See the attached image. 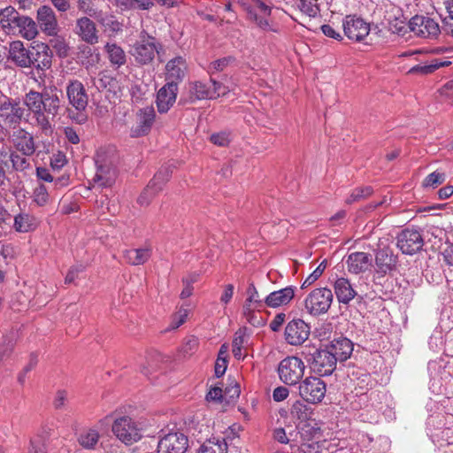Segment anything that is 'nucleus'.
<instances>
[{"label": "nucleus", "instance_id": "50", "mask_svg": "<svg viewBox=\"0 0 453 453\" xmlns=\"http://www.w3.org/2000/svg\"><path fill=\"white\" fill-rule=\"evenodd\" d=\"M36 177L40 180L47 181V182H54L55 187L58 185H62V179L58 178L54 180L53 176L50 173V170L44 167H37L36 168Z\"/></svg>", "mask_w": 453, "mask_h": 453}, {"label": "nucleus", "instance_id": "42", "mask_svg": "<svg viewBox=\"0 0 453 453\" xmlns=\"http://www.w3.org/2000/svg\"><path fill=\"white\" fill-rule=\"evenodd\" d=\"M446 180V175L442 172L434 171L432 173L428 174L423 180L424 188H434L444 182Z\"/></svg>", "mask_w": 453, "mask_h": 453}, {"label": "nucleus", "instance_id": "17", "mask_svg": "<svg viewBox=\"0 0 453 453\" xmlns=\"http://www.w3.org/2000/svg\"><path fill=\"white\" fill-rule=\"evenodd\" d=\"M311 327L303 319H295L289 321L284 332L286 342L289 345H302L310 336Z\"/></svg>", "mask_w": 453, "mask_h": 453}, {"label": "nucleus", "instance_id": "11", "mask_svg": "<svg viewBox=\"0 0 453 453\" xmlns=\"http://www.w3.org/2000/svg\"><path fill=\"white\" fill-rule=\"evenodd\" d=\"M188 448V439L181 432H170L160 436L157 453H185Z\"/></svg>", "mask_w": 453, "mask_h": 453}, {"label": "nucleus", "instance_id": "26", "mask_svg": "<svg viewBox=\"0 0 453 453\" xmlns=\"http://www.w3.org/2000/svg\"><path fill=\"white\" fill-rule=\"evenodd\" d=\"M23 15L12 6H7L0 11V26L8 35H15L17 27Z\"/></svg>", "mask_w": 453, "mask_h": 453}, {"label": "nucleus", "instance_id": "19", "mask_svg": "<svg viewBox=\"0 0 453 453\" xmlns=\"http://www.w3.org/2000/svg\"><path fill=\"white\" fill-rule=\"evenodd\" d=\"M12 142L15 148V152L23 155H34L36 151V143L32 133L27 129L19 127L15 129L12 134Z\"/></svg>", "mask_w": 453, "mask_h": 453}, {"label": "nucleus", "instance_id": "60", "mask_svg": "<svg viewBox=\"0 0 453 453\" xmlns=\"http://www.w3.org/2000/svg\"><path fill=\"white\" fill-rule=\"evenodd\" d=\"M246 334H245V329H239L238 331L235 332L234 334V340H233V347L234 348H243V345L244 343L247 342V339H246Z\"/></svg>", "mask_w": 453, "mask_h": 453}, {"label": "nucleus", "instance_id": "43", "mask_svg": "<svg viewBox=\"0 0 453 453\" xmlns=\"http://www.w3.org/2000/svg\"><path fill=\"white\" fill-rule=\"evenodd\" d=\"M116 81L111 75H108L104 73H100L97 78H95L93 81L94 86L98 90L109 89L114 86Z\"/></svg>", "mask_w": 453, "mask_h": 453}, {"label": "nucleus", "instance_id": "41", "mask_svg": "<svg viewBox=\"0 0 453 453\" xmlns=\"http://www.w3.org/2000/svg\"><path fill=\"white\" fill-rule=\"evenodd\" d=\"M50 40V44L60 58H65L68 55L69 46L65 40L61 36H52Z\"/></svg>", "mask_w": 453, "mask_h": 453}, {"label": "nucleus", "instance_id": "1", "mask_svg": "<svg viewBox=\"0 0 453 453\" xmlns=\"http://www.w3.org/2000/svg\"><path fill=\"white\" fill-rule=\"evenodd\" d=\"M23 103L32 114L30 125L49 134L53 131L52 122L61 110L60 92L54 85L42 91L30 89L23 96Z\"/></svg>", "mask_w": 453, "mask_h": 453}, {"label": "nucleus", "instance_id": "54", "mask_svg": "<svg viewBox=\"0 0 453 453\" xmlns=\"http://www.w3.org/2000/svg\"><path fill=\"white\" fill-rule=\"evenodd\" d=\"M210 140L212 143L218 146H227L230 139L228 134L226 132L217 133L211 135Z\"/></svg>", "mask_w": 453, "mask_h": 453}, {"label": "nucleus", "instance_id": "7", "mask_svg": "<svg viewBox=\"0 0 453 453\" xmlns=\"http://www.w3.org/2000/svg\"><path fill=\"white\" fill-rule=\"evenodd\" d=\"M305 365L303 361L295 356L283 358L278 365L280 380L286 385L295 386L300 384L304 375Z\"/></svg>", "mask_w": 453, "mask_h": 453}, {"label": "nucleus", "instance_id": "5", "mask_svg": "<svg viewBox=\"0 0 453 453\" xmlns=\"http://www.w3.org/2000/svg\"><path fill=\"white\" fill-rule=\"evenodd\" d=\"M162 45L157 42L156 38L148 35L140 36L131 47L129 53L140 65H150L155 58L156 54L160 58V50Z\"/></svg>", "mask_w": 453, "mask_h": 453}, {"label": "nucleus", "instance_id": "6", "mask_svg": "<svg viewBox=\"0 0 453 453\" xmlns=\"http://www.w3.org/2000/svg\"><path fill=\"white\" fill-rule=\"evenodd\" d=\"M334 295L327 288L313 289L304 299V311L311 316L317 317L327 312L332 305Z\"/></svg>", "mask_w": 453, "mask_h": 453}, {"label": "nucleus", "instance_id": "55", "mask_svg": "<svg viewBox=\"0 0 453 453\" xmlns=\"http://www.w3.org/2000/svg\"><path fill=\"white\" fill-rule=\"evenodd\" d=\"M85 270V266L83 265H75L72 266L65 278V284H71L73 283L75 279L78 277V274Z\"/></svg>", "mask_w": 453, "mask_h": 453}, {"label": "nucleus", "instance_id": "10", "mask_svg": "<svg viewBox=\"0 0 453 453\" xmlns=\"http://www.w3.org/2000/svg\"><path fill=\"white\" fill-rule=\"evenodd\" d=\"M112 432L116 437L127 445H131L142 439V434L135 422L129 417L124 416L115 419Z\"/></svg>", "mask_w": 453, "mask_h": 453}, {"label": "nucleus", "instance_id": "45", "mask_svg": "<svg viewBox=\"0 0 453 453\" xmlns=\"http://www.w3.org/2000/svg\"><path fill=\"white\" fill-rule=\"evenodd\" d=\"M298 8L302 12L309 17H316L319 12V8L314 0H299Z\"/></svg>", "mask_w": 453, "mask_h": 453}, {"label": "nucleus", "instance_id": "51", "mask_svg": "<svg viewBox=\"0 0 453 453\" xmlns=\"http://www.w3.org/2000/svg\"><path fill=\"white\" fill-rule=\"evenodd\" d=\"M161 356L157 353L156 354H153L150 357V360L148 361V365L150 366L149 367H146V366H143L142 369H141V372L146 375V376H149L150 374L152 373L153 371H156L157 369L160 368V365H159V362L161 361Z\"/></svg>", "mask_w": 453, "mask_h": 453}, {"label": "nucleus", "instance_id": "21", "mask_svg": "<svg viewBox=\"0 0 453 453\" xmlns=\"http://www.w3.org/2000/svg\"><path fill=\"white\" fill-rule=\"evenodd\" d=\"M397 263V257L388 247L379 248L375 252V272L380 276L393 271Z\"/></svg>", "mask_w": 453, "mask_h": 453}, {"label": "nucleus", "instance_id": "53", "mask_svg": "<svg viewBox=\"0 0 453 453\" xmlns=\"http://www.w3.org/2000/svg\"><path fill=\"white\" fill-rule=\"evenodd\" d=\"M198 347V339L195 336H190L185 339L182 345L181 351L184 355H191L196 350Z\"/></svg>", "mask_w": 453, "mask_h": 453}, {"label": "nucleus", "instance_id": "22", "mask_svg": "<svg viewBox=\"0 0 453 453\" xmlns=\"http://www.w3.org/2000/svg\"><path fill=\"white\" fill-rule=\"evenodd\" d=\"M178 85L176 82H166L157 94L156 104L160 113H166L176 102Z\"/></svg>", "mask_w": 453, "mask_h": 453}, {"label": "nucleus", "instance_id": "2", "mask_svg": "<svg viewBox=\"0 0 453 453\" xmlns=\"http://www.w3.org/2000/svg\"><path fill=\"white\" fill-rule=\"evenodd\" d=\"M66 96L69 104L66 108L67 117L75 124L86 123L88 119V95L82 82L78 80L70 81L66 85Z\"/></svg>", "mask_w": 453, "mask_h": 453}, {"label": "nucleus", "instance_id": "62", "mask_svg": "<svg viewBox=\"0 0 453 453\" xmlns=\"http://www.w3.org/2000/svg\"><path fill=\"white\" fill-rule=\"evenodd\" d=\"M285 318H286V315L285 313H278L274 318L270 322V328L272 331L273 332H278L282 324L284 323L285 321Z\"/></svg>", "mask_w": 453, "mask_h": 453}, {"label": "nucleus", "instance_id": "24", "mask_svg": "<svg viewBox=\"0 0 453 453\" xmlns=\"http://www.w3.org/2000/svg\"><path fill=\"white\" fill-rule=\"evenodd\" d=\"M32 67L45 71L51 66L52 51L48 44L39 43L30 50Z\"/></svg>", "mask_w": 453, "mask_h": 453}, {"label": "nucleus", "instance_id": "4", "mask_svg": "<svg viewBox=\"0 0 453 453\" xmlns=\"http://www.w3.org/2000/svg\"><path fill=\"white\" fill-rule=\"evenodd\" d=\"M188 90V96H181L180 99V103L183 104H191L197 100L216 99L221 96H226L231 89L215 80L211 79L208 82H189Z\"/></svg>", "mask_w": 453, "mask_h": 453}, {"label": "nucleus", "instance_id": "47", "mask_svg": "<svg viewBox=\"0 0 453 453\" xmlns=\"http://www.w3.org/2000/svg\"><path fill=\"white\" fill-rule=\"evenodd\" d=\"M290 413L293 417L304 420L308 418V407L302 401H296L290 410Z\"/></svg>", "mask_w": 453, "mask_h": 453}, {"label": "nucleus", "instance_id": "39", "mask_svg": "<svg viewBox=\"0 0 453 453\" xmlns=\"http://www.w3.org/2000/svg\"><path fill=\"white\" fill-rule=\"evenodd\" d=\"M32 446L35 453H69L66 449L56 450L51 447L50 442L41 435H37L32 439Z\"/></svg>", "mask_w": 453, "mask_h": 453}, {"label": "nucleus", "instance_id": "40", "mask_svg": "<svg viewBox=\"0 0 453 453\" xmlns=\"http://www.w3.org/2000/svg\"><path fill=\"white\" fill-rule=\"evenodd\" d=\"M372 188L370 186L358 187L352 190L351 194L346 199L347 203H353L369 197L372 194Z\"/></svg>", "mask_w": 453, "mask_h": 453}, {"label": "nucleus", "instance_id": "9", "mask_svg": "<svg viewBox=\"0 0 453 453\" xmlns=\"http://www.w3.org/2000/svg\"><path fill=\"white\" fill-rule=\"evenodd\" d=\"M298 389L303 401L314 404L324 399L326 385L319 377L309 376L300 382Z\"/></svg>", "mask_w": 453, "mask_h": 453}, {"label": "nucleus", "instance_id": "13", "mask_svg": "<svg viewBox=\"0 0 453 453\" xmlns=\"http://www.w3.org/2000/svg\"><path fill=\"white\" fill-rule=\"evenodd\" d=\"M172 171L169 167H162L149 182L138 197L141 205H148L150 200L163 189L164 185L170 180Z\"/></svg>", "mask_w": 453, "mask_h": 453}, {"label": "nucleus", "instance_id": "25", "mask_svg": "<svg viewBox=\"0 0 453 453\" xmlns=\"http://www.w3.org/2000/svg\"><path fill=\"white\" fill-rule=\"evenodd\" d=\"M332 352L337 362H344L350 357L353 352V342L346 337H338L324 345Z\"/></svg>", "mask_w": 453, "mask_h": 453}, {"label": "nucleus", "instance_id": "16", "mask_svg": "<svg viewBox=\"0 0 453 453\" xmlns=\"http://www.w3.org/2000/svg\"><path fill=\"white\" fill-rule=\"evenodd\" d=\"M155 119L156 111L152 106L139 109L136 112L135 124L130 129V136L138 138L149 134Z\"/></svg>", "mask_w": 453, "mask_h": 453}, {"label": "nucleus", "instance_id": "32", "mask_svg": "<svg viewBox=\"0 0 453 453\" xmlns=\"http://www.w3.org/2000/svg\"><path fill=\"white\" fill-rule=\"evenodd\" d=\"M151 256V249L140 248L127 250L123 252L125 261L131 265H140L146 263Z\"/></svg>", "mask_w": 453, "mask_h": 453}, {"label": "nucleus", "instance_id": "52", "mask_svg": "<svg viewBox=\"0 0 453 453\" xmlns=\"http://www.w3.org/2000/svg\"><path fill=\"white\" fill-rule=\"evenodd\" d=\"M235 61L234 57L228 56L213 61L210 68L215 72H221Z\"/></svg>", "mask_w": 453, "mask_h": 453}, {"label": "nucleus", "instance_id": "36", "mask_svg": "<svg viewBox=\"0 0 453 453\" xmlns=\"http://www.w3.org/2000/svg\"><path fill=\"white\" fill-rule=\"evenodd\" d=\"M17 33L27 40H33L38 35L37 24L30 17L22 16L17 27Z\"/></svg>", "mask_w": 453, "mask_h": 453}, {"label": "nucleus", "instance_id": "37", "mask_svg": "<svg viewBox=\"0 0 453 453\" xmlns=\"http://www.w3.org/2000/svg\"><path fill=\"white\" fill-rule=\"evenodd\" d=\"M199 453H227V444L224 438L211 437L201 445Z\"/></svg>", "mask_w": 453, "mask_h": 453}, {"label": "nucleus", "instance_id": "27", "mask_svg": "<svg viewBox=\"0 0 453 453\" xmlns=\"http://www.w3.org/2000/svg\"><path fill=\"white\" fill-rule=\"evenodd\" d=\"M295 287L288 286L270 293L265 298V306L278 308L288 304L295 296Z\"/></svg>", "mask_w": 453, "mask_h": 453}, {"label": "nucleus", "instance_id": "61", "mask_svg": "<svg viewBox=\"0 0 453 453\" xmlns=\"http://www.w3.org/2000/svg\"><path fill=\"white\" fill-rule=\"evenodd\" d=\"M64 134L69 142L73 144H78L80 142V136L73 127H65Z\"/></svg>", "mask_w": 453, "mask_h": 453}, {"label": "nucleus", "instance_id": "44", "mask_svg": "<svg viewBox=\"0 0 453 453\" xmlns=\"http://www.w3.org/2000/svg\"><path fill=\"white\" fill-rule=\"evenodd\" d=\"M49 192L45 185H38L33 192V202L38 206H44L49 202Z\"/></svg>", "mask_w": 453, "mask_h": 453}, {"label": "nucleus", "instance_id": "30", "mask_svg": "<svg viewBox=\"0 0 453 453\" xmlns=\"http://www.w3.org/2000/svg\"><path fill=\"white\" fill-rule=\"evenodd\" d=\"M77 34L81 39L90 44L96 43L98 36L95 23L88 17H82L76 21Z\"/></svg>", "mask_w": 453, "mask_h": 453}, {"label": "nucleus", "instance_id": "57", "mask_svg": "<svg viewBox=\"0 0 453 453\" xmlns=\"http://www.w3.org/2000/svg\"><path fill=\"white\" fill-rule=\"evenodd\" d=\"M205 399L208 402L221 403L223 399L222 388L219 387L211 388L207 393Z\"/></svg>", "mask_w": 453, "mask_h": 453}, {"label": "nucleus", "instance_id": "23", "mask_svg": "<svg viewBox=\"0 0 453 453\" xmlns=\"http://www.w3.org/2000/svg\"><path fill=\"white\" fill-rule=\"evenodd\" d=\"M96 165L97 171L93 179L94 182L103 188L112 186L115 182V170L106 164L103 154L100 152L96 154Z\"/></svg>", "mask_w": 453, "mask_h": 453}, {"label": "nucleus", "instance_id": "64", "mask_svg": "<svg viewBox=\"0 0 453 453\" xmlns=\"http://www.w3.org/2000/svg\"><path fill=\"white\" fill-rule=\"evenodd\" d=\"M442 256L445 263L449 266H453V243L444 249Z\"/></svg>", "mask_w": 453, "mask_h": 453}, {"label": "nucleus", "instance_id": "12", "mask_svg": "<svg viewBox=\"0 0 453 453\" xmlns=\"http://www.w3.org/2000/svg\"><path fill=\"white\" fill-rule=\"evenodd\" d=\"M396 246L403 254L414 255L422 250L424 239L418 230L405 228L397 234Z\"/></svg>", "mask_w": 453, "mask_h": 453}, {"label": "nucleus", "instance_id": "3", "mask_svg": "<svg viewBox=\"0 0 453 453\" xmlns=\"http://www.w3.org/2000/svg\"><path fill=\"white\" fill-rule=\"evenodd\" d=\"M29 109L21 104L19 98H12L6 96L0 97V119L9 127L17 129L22 121L31 122L32 114Z\"/></svg>", "mask_w": 453, "mask_h": 453}, {"label": "nucleus", "instance_id": "28", "mask_svg": "<svg viewBox=\"0 0 453 453\" xmlns=\"http://www.w3.org/2000/svg\"><path fill=\"white\" fill-rule=\"evenodd\" d=\"M187 63L185 58L182 57H176L169 60L165 65V78L167 82H176L178 85L186 73Z\"/></svg>", "mask_w": 453, "mask_h": 453}, {"label": "nucleus", "instance_id": "34", "mask_svg": "<svg viewBox=\"0 0 453 453\" xmlns=\"http://www.w3.org/2000/svg\"><path fill=\"white\" fill-rule=\"evenodd\" d=\"M32 155H23L19 152L12 151L8 157V160L12 163V170L15 172L22 173L23 174H27L28 171L31 170L32 165L27 157H31Z\"/></svg>", "mask_w": 453, "mask_h": 453}, {"label": "nucleus", "instance_id": "49", "mask_svg": "<svg viewBox=\"0 0 453 453\" xmlns=\"http://www.w3.org/2000/svg\"><path fill=\"white\" fill-rule=\"evenodd\" d=\"M327 262L326 260H323L318 267L305 279L304 282L303 283L302 288H305L307 286L311 285L313 282H315L324 273L325 269L326 268Z\"/></svg>", "mask_w": 453, "mask_h": 453}, {"label": "nucleus", "instance_id": "46", "mask_svg": "<svg viewBox=\"0 0 453 453\" xmlns=\"http://www.w3.org/2000/svg\"><path fill=\"white\" fill-rule=\"evenodd\" d=\"M248 301L250 303H253L255 308L262 309L265 307V300L260 299L258 292L254 285V283H250L247 288Z\"/></svg>", "mask_w": 453, "mask_h": 453}, {"label": "nucleus", "instance_id": "38", "mask_svg": "<svg viewBox=\"0 0 453 453\" xmlns=\"http://www.w3.org/2000/svg\"><path fill=\"white\" fill-rule=\"evenodd\" d=\"M99 432L96 427H91L81 433L78 441L81 447L87 449H95L99 441Z\"/></svg>", "mask_w": 453, "mask_h": 453}, {"label": "nucleus", "instance_id": "15", "mask_svg": "<svg viewBox=\"0 0 453 453\" xmlns=\"http://www.w3.org/2000/svg\"><path fill=\"white\" fill-rule=\"evenodd\" d=\"M344 35L351 41L361 42L370 33V24L356 15H348L342 21Z\"/></svg>", "mask_w": 453, "mask_h": 453}, {"label": "nucleus", "instance_id": "14", "mask_svg": "<svg viewBox=\"0 0 453 453\" xmlns=\"http://www.w3.org/2000/svg\"><path fill=\"white\" fill-rule=\"evenodd\" d=\"M409 27L415 35L421 38L434 39L440 34L439 24L433 19L416 15L409 21Z\"/></svg>", "mask_w": 453, "mask_h": 453}, {"label": "nucleus", "instance_id": "20", "mask_svg": "<svg viewBox=\"0 0 453 453\" xmlns=\"http://www.w3.org/2000/svg\"><path fill=\"white\" fill-rule=\"evenodd\" d=\"M31 49H27L21 41H13L9 45L7 58L20 68L32 67Z\"/></svg>", "mask_w": 453, "mask_h": 453}, {"label": "nucleus", "instance_id": "31", "mask_svg": "<svg viewBox=\"0 0 453 453\" xmlns=\"http://www.w3.org/2000/svg\"><path fill=\"white\" fill-rule=\"evenodd\" d=\"M334 294L339 303L348 304L357 296L349 280L338 278L334 283Z\"/></svg>", "mask_w": 453, "mask_h": 453}, {"label": "nucleus", "instance_id": "29", "mask_svg": "<svg viewBox=\"0 0 453 453\" xmlns=\"http://www.w3.org/2000/svg\"><path fill=\"white\" fill-rule=\"evenodd\" d=\"M372 256L365 252H352L346 260L349 272L355 274L366 271L372 265Z\"/></svg>", "mask_w": 453, "mask_h": 453}, {"label": "nucleus", "instance_id": "48", "mask_svg": "<svg viewBox=\"0 0 453 453\" xmlns=\"http://www.w3.org/2000/svg\"><path fill=\"white\" fill-rule=\"evenodd\" d=\"M78 9L92 18H98L101 14V12H98L97 9L95 8L91 0H79Z\"/></svg>", "mask_w": 453, "mask_h": 453}, {"label": "nucleus", "instance_id": "18", "mask_svg": "<svg viewBox=\"0 0 453 453\" xmlns=\"http://www.w3.org/2000/svg\"><path fill=\"white\" fill-rule=\"evenodd\" d=\"M37 28L48 36H55L60 28L53 9L48 5L40 6L36 12Z\"/></svg>", "mask_w": 453, "mask_h": 453}, {"label": "nucleus", "instance_id": "58", "mask_svg": "<svg viewBox=\"0 0 453 453\" xmlns=\"http://www.w3.org/2000/svg\"><path fill=\"white\" fill-rule=\"evenodd\" d=\"M289 395V390L284 386H279L273 391V399L275 402H282Z\"/></svg>", "mask_w": 453, "mask_h": 453}, {"label": "nucleus", "instance_id": "35", "mask_svg": "<svg viewBox=\"0 0 453 453\" xmlns=\"http://www.w3.org/2000/svg\"><path fill=\"white\" fill-rule=\"evenodd\" d=\"M108 59L111 65L119 68L127 62V56L124 50L116 43L108 42L104 46Z\"/></svg>", "mask_w": 453, "mask_h": 453}, {"label": "nucleus", "instance_id": "8", "mask_svg": "<svg viewBox=\"0 0 453 453\" xmlns=\"http://www.w3.org/2000/svg\"><path fill=\"white\" fill-rule=\"evenodd\" d=\"M308 358L311 371L322 377L331 375L336 369L337 361L332 352L323 345L317 349Z\"/></svg>", "mask_w": 453, "mask_h": 453}, {"label": "nucleus", "instance_id": "33", "mask_svg": "<svg viewBox=\"0 0 453 453\" xmlns=\"http://www.w3.org/2000/svg\"><path fill=\"white\" fill-rule=\"evenodd\" d=\"M35 218L25 211H21L14 217L13 228L19 233H27L36 227Z\"/></svg>", "mask_w": 453, "mask_h": 453}, {"label": "nucleus", "instance_id": "63", "mask_svg": "<svg viewBox=\"0 0 453 453\" xmlns=\"http://www.w3.org/2000/svg\"><path fill=\"white\" fill-rule=\"evenodd\" d=\"M321 31L327 37L334 38L338 41L342 39L341 34L335 31L334 28H333L330 25L326 24L321 26Z\"/></svg>", "mask_w": 453, "mask_h": 453}, {"label": "nucleus", "instance_id": "59", "mask_svg": "<svg viewBox=\"0 0 453 453\" xmlns=\"http://www.w3.org/2000/svg\"><path fill=\"white\" fill-rule=\"evenodd\" d=\"M0 254L4 259H13L17 255V250L13 244L7 243L2 245Z\"/></svg>", "mask_w": 453, "mask_h": 453}, {"label": "nucleus", "instance_id": "56", "mask_svg": "<svg viewBox=\"0 0 453 453\" xmlns=\"http://www.w3.org/2000/svg\"><path fill=\"white\" fill-rule=\"evenodd\" d=\"M448 64L446 63H439V64H435L434 65H415L413 67H411L409 71V73H429L431 72H433L434 69L440 67V66H444V65H447Z\"/></svg>", "mask_w": 453, "mask_h": 453}]
</instances>
